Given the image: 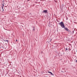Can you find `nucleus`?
Returning a JSON list of instances; mask_svg holds the SVG:
<instances>
[{
	"label": "nucleus",
	"instance_id": "obj_5",
	"mask_svg": "<svg viewBox=\"0 0 77 77\" xmlns=\"http://www.w3.org/2000/svg\"><path fill=\"white\" fill-rule=\"evenodd\" d=\"M33 30L34 32V31H35V28L34 27H33Z\"/></svg>",
	"mask_w": 77,
	"mask_h": 77
},
{
	"label": "nucleus",
	"instance_id": "obj_13",
	"mask_svg": "<svg viewBox=\"0 0 77 77\" xmlns=\"http://www.w3.org/2000/svg\"><path fill=\"white\" fill-rule=\"evenodd\" d=\"M66 20H67V19H66Z\"/></svg>",
	"mask_w": 77,
	"mask_h": 77
},
{
	"label": "nucleus",
	"instance_id": "obj_1",
	"mask_svg": "<svg viewBox=\"0 0 77 77\" xmlns=\"http://www.w3.org/2000/svg\"><path fill=\"white\" fill-rule=\"evenodd\" d=\"M59 24L60 26L61 27H62V28H65V25H64V23L63 22H61L60 23H59Z\"/></svg>",
	"mask_w": 77,
	"mask_h": 77
},
{
	"label": "nucleus",
	"instance_id": "obj_7",
	"mask_svg": "<svg viewBox=\"0 0 77 77\" xmlns=\"http://www.w3.org/2000/svg\"><path fill=\"white\" fill-rule=\"evenodd\" d=\"M68 50V48H66V51Z\"/></svg>",
	"mask_w": 77,
	"mask_h": 77
},
{
	"label": "nucleus",
	"instance_id": "obj_2",
	"mask_svg": "<svg viewBox=\"0 0 77 77\" xmlns=\"http://www.w3.org/2000/svg\"><path fill=\"white\" fill-rule=\"evenodd\" d=\"M42 13H44V14H47L48 13L47 10H43V11L42 12Z\"/></svg>",
	"mask_w": 77,
	"mask_h": 77
},
{
	"label": "nucleus",
	"instance_id": "obj_3",
	"mask_svg": "<svg viewBox=\"0 0 77 77\" xmlns=\"http://www.w3.org/2000/svg\"><path fill=\"white\" fill-rule=\"evenodd\" d=\"M65 30H66V31H68L69 32H70V31L67 28H66L65 27H64Z\"/></svg>",
	"mask_w": 77,
	"mask_h": 77
},
{
	"label": "nucleus",
	"instance_id": "obj_10",
	"mask_svg": "<svg viewBox=\"0 0 77 77\" xmlns=\"http://www.w3.org/2000/svg\"><path fill=\"white\" fill-rule=\"evenodd\" d=\"M3 5V6H4V4H3V5Z\"/></svg>",
	"mask_w": 77,
	"mask_h": 77
},
{
	"label": "nucleus",
	"instance_id": "obj_9",
	"mask_svg": "<svg viewBox=\"0 0 77 77\" xmlns=\"http://www.w3.org/2000/svg\"><path fill=\"white\" fill-rule=\"evenodd\" d=\"M48 73H50V74H51V72H48Z\"/></svg>",
	"mask_w": 77,
	"mask_h": 77
},
{
	"label": "nucleus",
	"instance_id": "obj_8",
	"mask_svg": "<svg viewBox=\"0 0 77 77\" xmlns=\"http://www.w3.org/2000/svg\"><path fill=\"white\" fill-rule=\"evenodd\" d=\"M51 75H53V74L51 72Z\"/></svg>",
	"mask_w": 77,
	"mask_h": 77
},
{
	"label": "nucleus",
	"instance_id": "obj_4",
	"mask_svg": "<svg viewBox=\"0 0 77 77\" xmlns=\"http://www.w3.org/2000/svg\"><path fill=\"white\" fill-rule=\"evenodd\" d=\"M2 8L1 9V11L3 12V11H4V9H3V6H2Z\"/></svg>",
	"mask_w": 77,
	"mask_h": 77
},
{
	"label": "nucleus",
	"instance_id": "obj_12",
	"mask_svg": "<svg viewBox=\"0 0 77 77\" xmlns=\"http://www.w3.org/2000/svg\"><path fill=\"white\" fill-rule=\"evenodd\" d=\"M76 62H77V60H76Z\"/></svg>",
	"mask_w": 77,
	"mask_h": 77
},
{
	"label": "nucleus",
	"instance_id": "obj_6",
	"mask_svg": "<svg viewBox=\"0 0 77 77\" xmlns=\"http://www.w3.org/2000/svg\"><path fill=\"white\" fill-rule=\"evenodd\" d=\"M5 42H7V43H8V40H5Z\"/></svg>",
	"mask_w": 77,
	"mask_h": 77
},
{
	"label": "nucleus",
	"instance_id": "obj_11",
	"mask_svg": "<svg viewBox=\"0 0 77 77\" xmlns=\"http://www.w3.org/2000/svg\"><path fill=\"white\" fill-rule=\"evenodd\" d=\"M17 41H18V40H16V42H17Z\"/></svg>",
	"mask_w": 77,
	"mask_h": 77
}]
</instances>
